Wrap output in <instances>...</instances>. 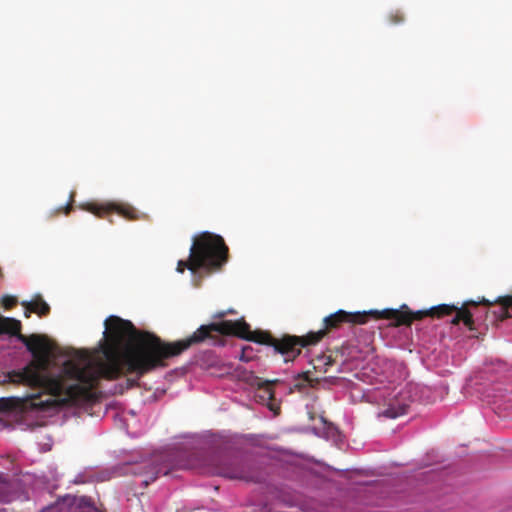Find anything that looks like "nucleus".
<instances>
[{
  "mask_svg": "<svg viewBox=\"0 0 512 512\" xmlns=\"http://www.w3.org/2000/svg\"><path fill=\"white\" fill-rule=\"evenodd\" d=\"M104 325V360H95L89 352L78 351L63 363L57 376L49 377L43 372L50 365V341L42 335H22L19 320L0 317V335L17 336L33 356L23 369L9 372L8 381L44 388L54 397L46 402L34 397L31 406L38 408L53 404L79 406L91 402L100 379L115 380L124 375H134L135 378L127 379L128 385H138V380L145 375L147 331L139 332L131 321L114 315L109 316Z\"/></svg>",
  "mask_w": 512,
  "mask_h": 512,
  "instance_id": "nucleus-1",
  "label": "nucleus"
},
{
  "mask_svg": "<svg viewBox=\"0 0 512 512\" xmlns=\"http://www.w3.org/2000/svg\"><path fill=\"white\" fill-rule=\"evenodd\" d=\"M323 332H309L305 336L283 335L274 337L267 331L250 330V326L243 319L232 321L223 320L217 323L201 325L186 338L165 342L157 335L147 332L145 374L167 366V360L177 357L193 346L210 342L213 345H222V335L237 336L244 340L273 348L275 354H281L285 362L293 361L300 353L302 347L316 345L323 339Z\"/></svg>",
  "mask_w": 512,
  "mask_h": 512,
  "instance_id": "nucleus-2",
  "label": "nucleus"
},
{
  "mask_svg": "<svg viewBox=\"0 0 512 512\" xmlns=\"http://www.w3.org/2000/svg\"><path fill=\"white\" fill-rule=\"evenodd\" d=\"M229 249L222 236L208 231L193 238L188 260H179L177 272L185 269L195 273L198 270L211 273L220 270L228 261Z\"/></svg>",
  "mask_w": 512,
  "mask_h": 512,
  "instance_id": "nucleus-3",
  "label": "nucleus"
},
{
  "mask_svg": "<svg viewBox=\"0 0 512 512\" xmlns=\"http://www.w3.org/2000/svg\"><path fill=\"white\" fill-rule=\"evenodd\" d=\"M198 468L202 473L229 479L244 480L247 482H260L262 480L261 475L256 472L250 464L236 457L220 453L205 456L198 465Z\"/></svg>",
  "mask_w": 512,
  "mask_h": 512,
  "instance_id": "nucleus-4",
  "label": "nucleus"
},
{
  "mask_svg": "<svg viewBox=\"0 0 512 512\" xmlns=\"http://www.w3.org/2000/svg\"><path fill=\"white\" fill-rule=\"evenodd\" d=\"M369 317L374 319H391L395 321L396 325L408 324L412 320L411 314L398 311V309L370 310L355 313L338 310L323 319L324 328L317 332H323L324 338L328 332L338 329L343 323L364 324L368 321Z\"/></svg>",
  "mask_w": 512,
  "mask_h": 512,
  "instance_id": "nucleus-5",
  "label": "nucleus"
},
{
  "mask_svg": "<svg viewBox=\"0 0 512 512\" xmlns=\"http://www.w3.org/2000/svg\"><path fill=\"white\" fill-rule=\"evenodd\" d=\"M469 306L477 308L478 304L474 301H468L463 303L461 306L454 304H440L428 309H421L418 310V321L424 317L442 318L455 312L456 314L451 321L453 325H458L460 322H463L469 330H474L473 314L469 310Z\"/></svg>",
  "mask_w": 512,
  "mask_h": 512,
  "instance_id": "nucleus-6",
  "label": "nucleus"
},
{
  "mask_svg": "<svg viewBox=\"0 0 512 512\" xmlns=\"http://www.w3.org/2000/svg\"><path fill=\"white\" fill-rule=\"evenodd\" d=\"M83 210L88 211L95 216L102 218L106 214L116 212L119 215L125 217L129 220H135L138 218V212L129 205L123 204H115V203H105V204H97V203H86L80 206Z\"/></svg>",
  "mask_w": 512,
  "mask_h": 512,
  "instance_id": "nucleus-7",
  "label": "nucleus"
},
{
  "mask_svg": "<svg viewBox=\"0 0 512 512\" xmlns=\"http://www.w3.org/2000/svg\"><path fill=\"white\" fill-rule=\"evenodd\" d=\"M40 512H98L90 498L73 497L43 508Z\"/></svg>",
  "mask_w": 512,
  "mask_h": 512,
  "instance_id": "nucleus-8",
  "label": "nucleus"
},
{
  "mask_svg": "<svg viewBox=\"0 0 512 512\" xmlns=\"http://www.w3.org/2000/svg\"><path fill=\"white\" fill-rule=\"evenodd\" d=\"M174 468L171 464L170 455L162 454L153 460L150 464H143L140 469L144 471V479L142 484L148 486L151 482L155 481L157 477L162 475H168Z\"/></svg>",
  "mask_w": 512,
  "mask_h": 512,
  "instance_id": "nucleus-9",
  "label": "nucleus"
},
{
  "mask_svg": "<svg viewBox=\"0 0 512 512\" xmlns=\"http://www.w3.org/2000/svg\"><path fill=\"white\" fill-rule=\"evenodd\" d=\"M21 305L24 307V316L26 318H29L31 313H35L39 317H46L51 310L49 304L39 294L35 295L30 301H23Z\"/></svg>",
  "mask_w": 512,
  "mask_h": 512,
  "instance_id": "nucleus-10",
  "label": "nucleus"
},
{
  "mask_svg": "<svg viewBox=\"0 0 512 512\" xmlns=\"http://www.w3.org/2000/svg\"><path fill=\"white\" fill-rule=\"evenodd\" d=\"M280 380L274 379V380H264L260 377H253V380L251 381V385L255 386L259 391V397L263 401H272L275 398V392H274V386L280 384Z\"/></svg>",
  "mask_w": 512,
  "mask_h": 512,
  "instance_id": "nucleus-11",
  "label": "nucleus"
},
{
  "mask_svg": "<svg viewBox=\"0 0 512 512\" xmlns=\"http://www.w3.org/2000/svg\"><path fill=\"white\" fill-rule=\"evenodd\" d=\"M19 497L18 483L16 481H7L0 474V503H10Z\"/></svg>",
  "mask_w": 512,
  "mask_h": 512,
  "instance_id": "nucleus-12",
  "label": "nucleus"
},
{
  "mask_svg": "<svg viewBox=\"0 0 512 512\" xmlns=\"http://www.w3.org/2000/svg\"><path fill=\"white\" fill-rule=\"evenodd\" d=\"M494 303L499 304L501 307L498 311L494 310L487 312V318L491 316L493 321L502 322L511 317L508 309L512 307V295L500 296L494 301Z\"/></svg>",
  "mask_w": 512,
  "mask_h": 512,
  "instance_id": "nucleus-13",
  "label": "nucleus"
},
{
  "mask_svg": "<svg viewBox=\"0 0 512 512\" xmlns=\"http://www.w3.org/2000/svg\"><path fill=\"white\" fill-rule=\"evenodd\" d=\"M418 394L424 403H432L436 400L435 392L427 386L418 389Z\"/></svg>",
  "mask_w": 512,
  "mask_h": 512,
  "instance_id": "nucleus-14",
  "label": "nucleus"
},
{
  "mask_svg": "<svg viewBox=\"0 0 512 512\" xmlns=\"http://www.w3.org/2000/svg\"><path fill=\"white\" fill-rule=\"evenodd\" d=\"M74 196H75V193L71 192L69 202L65 206H60L59 208H57V210H56L57 215L60 213H64L65 215H68L71 212L72 205L74 202Z\"/></svg>",
  "mask_w": 512,
  "mask_h": 512,
  "instance_id": "nucleus-15",
  "label": "nucleus"
},
{
  "mask_svg": "<svg viewBox=\"0 0 512 512\" xmlns=\"http://www.w3.org/2000/svg\"><path fill=\"white\" fill-rule=\"evenodd\" d=\"M17 304V298L14 296L6 295L2 298V305L5 309H11Z\"/></svg>",
  "mask_w": 512,
  "mask_h": 512,
  "instance_id": "nucleus-16",
  "label": "nucleus"
},
{
  "mask_svg": "<svg viewBox=\"0 0 512 512\" xmlns=\"http://www.w3.org/2000/svg\"><path fill=\"white\" fill-rule=\"evenodd\" d=\"M14 402L15 401L12 398L0 399V410L6 411L12 409L14 406Z\"/></svg>",
  "mask_w": 512,
  "mask_h": 512,
  "instance_id": "nucleus-17",
  "label": "nucleus"
},
{
  "mask_svg": "<svg viewBox=\"0 0 512 512\" xmlns=\"http://www.w3.org/2000/svg\"><path fill=\"white\" fill-rule=\"evenodd\" d=\"M405 308H406L405 306H402V309H401L400 311L411 314V316H412V320H411V322H410V323H408V324H404L405 326H410V325L413 323V321H414V320H416V312H412V311L407 310V309H406V310H403V309H405ZM389 320L392 322V325L397 326V325L395 324V321H394V320H391V319H389ZM402 325H403V324H401L400 326H402Z\"/></svg>",
  "mask_w": 512,
  "mask_h": 512,
  "instance_id": "nucleus-18",
  "label": "nucleus"
},
{
  "mask_svg": "<svg viewBox=\"0 0 512 512\" xmlns=\"http://www.w3.org/2000/svg\"><path fill=\"white\" fill-rule=\"evenodd\" d=\"M390 18L393 23L397 24L403 20V15L397 12L395 15H391Z\"/></svg>",
  "mask_w": 512,
  "mask_h": 512,
  "instance_id": "nucleus-19",
  "label": "nucleus"
},
{
  "mask_svg": "<svg viewBox=\"0 0 512 512\" xmlns=\"http://www.w3.org/2000/svg\"><path fill=\"white\" fill-rule=\"evenodd\" d=\"M383 415L387 418H396L398 416V414L393 409L385 410Z\"/></svg>",
  "mask_w": 512,
  "mask_h": 512,
  "instance_id": "nucleus-20",
  "label": "nucleus"
},
{
  "mask_svg": "<svg viewBox=\"0 0 512 512\" xmlns=\"http://www.w3.org/2000/svg\"><path fill=\"white\" fill-rule=\"evenodd\" d=\"M226 315L225 311L219 312L215 315V318H223Z\"/></svg>",
  "mask_w": 512,
  "mask_h": 512,
  "instance_id": "nucleus-21",
  "label": "nucleus"
},
{
  "mask_svg": "<svg viewBox=\"0 0 512 512\" xmlns=\"http://www.w3.org/2000/svg\"><path fill=\"white\" fill-rule=\"evenodd\" d=\"M303 377H304L305 381H308V373H304Z\"/></svg>",
  "mask_w": 512,
  "mask_h": 512,
  "instance_id": "nucleus-22",
  "label": "nucleus"
},
{
  "mask_svg": "<svg viewBox=\"0 0 512 512\" xmlns=\"http://www.w3.org/2000/svg\"><path fill=\"white\" fill-rule=\"evenodd\" d=\"M483 303H484L485 305H491V303H490V302H488V301H486V300H484V301H483Z\"/></svg>",
  "mask_w": 512,
  "mask_h": 512,
  "instance_id": "nucleus-23",
  "label": "nucleus"
},
{
  "mask_svg": "<svg viewBox=\"0 0 512 512\" xmlns=\"http://www.w3.org/2000/svg\"><path fill=\"white\" fill-rule=\"evenodd\" d=\"M133 473H134V474H142V472H140V471H136V470H134V471H133Z\"/></svg>",
  "mask_w": 512,
  "mask_h": 512,
  "instance_id": "nucleus-24",
  "label": "nucleus"
},
{
  "mask_svg": "<svg viewBox=\"0 0 512 512\" xmlns=\"http://www.w3.org/2000/svg\"><path fill=\"white\" fill-rule=\"evenodd\" d=\"M98 512H101V511L98 509Z\"/></svg>",
  "mask_w": 512,
  "mask_h": 512,
  "instance_id": "nucleus-25",
  "label": "nucleus"
}]
</instances>
